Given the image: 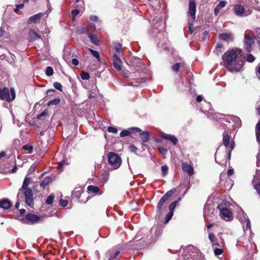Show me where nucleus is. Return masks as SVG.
<instances>
[{
  "label": "nucleus",
  "instance_id": "0eeeda50",
  "mask_svg": "<svg viewBox=\"0 0 260 260\" xmlns=\"http://www.w3.org/2000/svg\"><path fill=\"white\" fill-rule=\"evenodd\" d=\"M217 209L220 211V216L222 219L226 221H229L233 219L232 212L230 209L226 208L224 205H218Z\"/></svg>",
  "mask_w": 260,
  "mask_h": 260
},
{
  "label": "nucleus",
  "instance_id": "b1692460",
  "mask_svg": "<svg viewBox=\"0 0 260 260\" xmlns=\"http://www.w3.org/2000/svg\"><path fill=\"white\" fill-rule=\"evenodd\" d=\"M87 190L90 192L97 193L100 191V188L96 186L89 185L87 187Z\"/></svg>",
  "mask_w": 260,
  "mask_h": 260
},
{
  "label": "nucleus",
  "instance_id": "c756f323",
  "mask_svg": "<svg viewBox=\"0 0 260 260\" xmlns=\"http://www.w3.org/2000/svg\"><path fill=\"white\" fill-rule=\"evenodd\" d=\"M60 102V99L59 98H56L52 100L49 101L48 103V106L51 105H57Z\"/></svg>",
  "mask_w": 260,
  "mask_h": 260
},
{
  "label": "nucleus",
  "instance_id": "e433bc0d",
  "mask_svg": "<svg viewBox=\"0 0 260 260\" xmlns=\"http://www.w3.org/2000/svg\"><path fill=\"white\" fill-rule=\"evenodd\" d=\"M173 215V212H172V211L171 212H169L166 215L165 223H167L171 220V219L172 218Z\"/></svg>",
  "mask_w": 260,
  "mask_h": 260
},
{
  "label": "nucleus",
  "instance_id": "49530a36",
  "mask_svg": "<svg viewBox=\"0 0 260 260\" xmlns=\"http://www.w3.org/2000/svg\"><path fill=\"white\" fill-rule=\"evenodd\" d=\"M214 253L216 255H219L222 253L223 250L222 249L218 248L217 247L214 248Z\"/></svg>",
  "mask_w": 260,
  "mask_h": 260
},
{
  "label": "nucleus",
  "instance_id": "f03ea898",
  "mask_svg": "<svg viewBox=\"0 0 260 260\" xmlns=\"http://www.w3.org/2000/svg\"><path fill=\"white\" fill-rule=\"evenodd\" d=\"M30 182V178L25 177L24 179L22 187L19 189L17 194V197L20 198L21 196V192L24 194L25 203L30 207H33V192L31 188H27L28 184Z\"/></svg>",
  "mask_w": 260,
  "mask_h": 260
},
{
  "label": "nucleus",
  "instance_id": "473e14b6",
  "mask_svg": "<svg viewBox=\"0 0 260 260\" xmlns=\"http://www.w3.org/2000/svg\"><path fill=\"white\" fill-rule=\"evenodd\" d=\"M81 78L82 80H88L90 78L89 74L87 72L82 71L81 73Z\"/></svg>",
  "mask_w": 260,
  "mask_h": 260
},
{
  "label": "nucleus",
  "instance_id": "de8ad7c7",
  "mask_svg": "<svg viewBox=\"0 0 260 260\" xmlns=\"http://www.w3.org/2000/svg\"><path fill=\"white\" fill-rule=\"evenodd\" d=\"M37 167V164H34L32 165L28 170V173L31 174L34 172L36 170Z\"/></svg>",
  "mask_w": 260,
  "mask_h": 260
},
{
  "label": "nucleus",
  "instance_id": "9d476101",
  "mask_svg": "<svg viewBox=\"0 0 260 260\" xmlns=\"http://www.w3.org/2000/svg\"><path fill=\"white\" fill-rule=\"evenodd\" d=\"M113 66L118 71H121L122 61L120 57L116 54H113L112 56Z\"/></svg>",
  "mask_w": 260,
  "mask_h": 260
},
{
  "label": "nucleus",
  "instance_id": "bf43d9fd",
  "mask_svg": "<svg viewBox=\"0 0 260 260\" xmlns=\"http://www.w3.org/2000/svg\"><path fill=\"white\" fill-rule=\"evenodd\" d=\"M194 28H193V24H189V31L191 33V34H192L194 31Z\"/></svg>",
  "mask_w": 260,
  "mask_h": 260
},
{
  "label": "nucleus",
  "instance_id": "dca6fc26",
  "mask_svg": "<svg viewBox=\"0 0 260 260\" xmlns=\"http://www.w3.org/2000/svg\"><path fill=\"white\" fill-rule=\"evenodd\" d=\"M11 206V203L8 199H3L0 201V208L8 209Z\"/></svg>",
  "mask_w": 260,
  "mask_h": 260
},
{
  "label": "nucleus",
  "instance_id": "4be33fe9",
  "mask_svg": "<svg viewBox=\"0 0 260 260\" xmlns=\"http://www.w3.org/2000/svg\"><path fill=\"white\" fill-rule=\"evenodd\" d=\"M163 138L169 140L170 141H171L174 145H176L178 142L177 139L173 135H169V134H166L163 136Z\"/></svg>",
  "mask_w": 260,
  "mask_h": 260
},
{
  "label": "nucleus",
  "instance_id": "5fc2aeb1",
  "mask_svg": "<svg viewBox=\"0 0 260 260\" xmlns=\"http://www.w3.org/2000/svg\"><path fill=\"white\" fill-rule=\"evenodd\" d=\"M24 5L23 4H21L16 5V8L15 9L14 11L15 12L17 13L18 11H19V10L21 9L24 7Z\"/></svg>",
  "mask_w": 260,
  "mask_h": 260
},
{
  "label": "nucleus",
  "instance_id": "37998d69",
  "mask_svg": "<svg viewBox=\"0 0 260 260\" xmlns=\"http://www.w3.org/2000/svg\"><path fill=\"white\" fill-rule=\"evenodd\" d=\"M255 57L251 54H249L247 56L246 60L249 62H252L254 61Z\"/></svg>",
  "mask_w": 260,
  "mask_h": 260
},
{
  "label": "nucleus",
  "instance_id": "4468645a",
  "mask_svg": "<svg viewBox=\"0 0 260 260\" xmlns=\"http://www.w3.org/2000/svg\"><path fill=\"white\" fill-rule=\"evenodd\" d=\"M196 4H189L188 15L190 16L192 21L196 19Z\"/></svg>",
  "mask_w": 260,
  "mask_h": 260
},
{
  "label": "nucleus",
  "instance_id": "bb28decb",
  "mask_svg": "<svg viewBox=\"0 0 260 260\" xmlns=\"http://www.w3.org/2000/svg\"><path fill=\"white\" fill-rule=\"evenodd\" d=\"M255 135L256 140H259L260 136V120L258 121L255 126Z\"/></svg>",
  "mask_w": 260,
  "mask_h": 260
},
{
  "label": "nucleus",
  "instance_id": "2eb2a0df",
  "mask_svg": "<svg viewBox=\"0 0 260 260\" xmlns=\"http://www.w3.org/2000/svg\"><path fill=\"white\" fill-rule=\"evenodd\" d=\"M43 15L44 14L43 13H39L37 14L34 15L29 17L28 20V23L29 24L36 23L40 20Z\"/></svg>",
  "mask_w": 260,
  "mask_h": 260
},
{
  "label": "nucleus",
  "instance_id": "f8f14e48",
  "mask_svg": "<svg viewBox=\"0 0 260 260\" xmlns=\"http://www.w3.org/2000/svg\"><path fill=\"white\" fill-rule=\"evenodd\" d=\"M27 224L38 223L41 221V217L31 213L28 214L26 216Z\"/></svg>",
  "mask_w": 260,
  "mask_h": 260
},
{
  "label": "nucleus",
  "instance_id": "7c9ffc66",
  "mask_svg": "<svg viewBox=\"0 0 260 260\" xmlns=\"http://www.w3.org/2000/svg\"><path fill=\"white\" fill-rule=\"evenodd\" d=\"M237 217L241 221V219L242 218H244V217H247V216L246 214L244 212L243 210L242 209L240 208L239 211L238 215H237Z\"/></svg>",
  "mask_w": 260,
  "mask_h": 260
},
{
  "label": "nucleus",
  "instance_id": "39448f33",
  "mask_svg": "<svg viewBox=\"0 0 260 260\" xmlns=\"http://www.w3.org/2000/svg\"><path fill=\"white\" fill-rule=\"evenodd\" d=\"M108 162L113 169H117L121 165V159L118 154L110 152L108 155Z\"/></svg>",
  "mask_w": 260,
  "mask_h": 260
},
{
  "label": "nucleus",
  "instance_id": "72a5a7b5",
  "mask_svg": "<svg viewBox=\"0 0 260 260\" xmlns=\"http://www.w3.org/2000/svg\"><path fill=\"white\" fill-rule=\"evenodd\" d=\"M131 133H132V132L130 130V129L129 130H126V129L123 130L120 132V136L121 137L128 136H129Z\"/></svg>",
  "mask_w": 260,
  "mask_h": 260
},
{
  "label": "nucleus",
  "instance_id": "4c0bfd02",
  "mask_svg": "<svg viewBox=\"0 0 260 260\" xmlns=\"http://www.w3.org/2000/svg\"><path fill=\"white\" fill-rule=\"evenodd\" d=\"M180 63H176L172 66V70L175 72H178L181 66Z\"/></svg>",
  "mask_w": 260,
  "mask_h": 260
},
{
  "label": "nucleus",
  "instance_id": "13d9d810",
  "mask_svg": "<svg viewBox=\"0 0 260 260\" xmlns=\"http://www.w3.org/2000/svg\"><path fill=\"white\" fill-rule=\"evenodd\" d=\"M129 149L131 151L134 152L137 150V148L134 145H131L129 146Z\"/></svg>",
  "mask_w": 260,
  "mask_h": 260
},
{
  "label": "nucleus",
  "instance_id": "c9c22d12",
  "mask_svg": "<svg viewBox=\"0 0 260 260\" xmlns=\"http://www.w3.org/2000/svg\"><path fill=\"white\" fill-rule=\"evenodd\" d=\"M54 199V196L53 194H51L47 199L46 203L48 205L52 204Z\"/></svg>",
  "mask_w": 260,
  "mask_h": 260
},
{
  "label": "nucleus",
  "instance_id": "f704fd0d",
  "mask_svg": "<svg viewBox=\"0 0 260 260\" xmlns=\"http://www.w3.org/2000/svg\"><path fill=\"white\" fill-rule=\"evenodd\" d=\"M235 147V143L234 141H232L230 143L229 147L228 148L229 150L228 157L230 158L231 157V152Z\"/></svg>",
  "mask_w": 260,
  "mask_h": 260
},
{
  "label": "nucleus",
  "instance_id": "0e129e2a",
  "mask_svg": "<svg viewBox=\"0 0 260 260\" xmlns=\"http://www.w3.org/2000/svg\"><path fill=\"white\" fill-rule=\"evenodd\" d=\"M90 19L93 21H97L98 20V18L96 16H91Z\"/></svg>",
  "mask_w": 260,
  "mask_h": 260
},
{
  "label": "nucleus",
  "instance_id": "774afa93",
  "mask_svg": "<svg viewBox=\"0 0 260 260\" xmlns=\"http://www.w3.org/2000/svg\"><path fill=\"white\" fill-rule=\"evenodd\" d=\"M17 169V168L16 166L14 167V168L11 170V173H15L16 172Z\"/></svg>",
  "mask_w": 260,
  "mask_h": 260
},
{
  "label": "nucleus",
  "instance_id": "8fccbe9b",
  "mask_svg": "<svg viewBox=\"0 0 260 260\" xmlns=\"http://www.w3.org/2000/svg\"><path fill=\"white\" fill-rule=\"evenodd\" d=\"M68 164V163L66 161L62 160L58 162L57 168L58 169H61L64 165H67Z\"/></svg>",
  "mask_w": 260,
  "mask_h": 260
},
{
  "label": "nucleus",
  "instance_id": "a211bd4d",
  "mask_svg": "<svg viewBox=\"0 0 260 260\" xmlns=\"http://www.w3.org/2000/svg\"><path fill=\"white\" fill-rule=\"evenodd\" d=\"M29 36L31 41H35L37 39H41L40 35L34 30L29 31Z\"/></svg>",
  "mask_w": 260,
  "mask_h": 260
},
{
  "label": "nucleus",
  "instance_id": "f3484780",
  "mask_svg": "<svg viewBox=\"0 0 260 260\" xmlns=\"http://www.w3.org/2000/svg\"><path fill=\"white\" fill-rule=\"evenodd\" d=\"M241 222L243 224H244L245 223H246V225H243V229H244V231H245L246 230H250V229H251L250 221L248 217H244V218H242L241 219Z\"/></svg>",
  "mask_w": 260,
  "mask_h": 260
},
{
  "label": "nucleus",
  "instance_id": "cd10ccee",
  "mask_svg": "<svg viewBox=\"0 0 260 260\" xmlns=\"http://www.w3.org/2000/svg\"><path fill=\"white\" fill-rule=\"evenodd\" d=\"M89 38H90L92 43H93L95 45L99 44V41L97 39V36L95 35L89 34Z\"/></svg>",
  "mask_w": 260,
  "mask_h": 260
},
{
  "label": "nucleus",
  "instance_id": "6e6d98bb",
  "mask_svg": "<svg viewBox=\"0 0 260 260\" xmlns=\"http://www.w3.org/2000/svg\"><path fill=\"white\" fill-rule=\"evenodd\" d=\"M48 113V111L45 110L38 115V119H41L42 117L46 116Z\"/></svg>",
  "mask_w": 260,
  "mask_h": 260
},
{
  "label": "nucleus",
  "instance_id": "ddd939ff",
  "mask_svg": "<svg viewBox=\"0 0 260 260\" xmlns=\"http://www.w3.org/2000/svg\"><path fill=\"white\" fill-rule=\"evenodd\" d=\"M181 167L183 171L186 172L189 176H192L194 173L193 167L186 162H182Z\"/></svg>",
  "mask_w": 260,
  "mask_h": 260
},
{
  "label": "nucleus",
  "instance_id": "09e8293b",
  "mask_svg": "<svg viewBox=\"0 0 260 260\" xmlns=\"http://www.w3.org/2000/svg\"><path fill=\"white\" fill-rule=\"evenodd\" d=\"M107 131L109 133H112L114 134H116L118 132L117 128L112 126H109L108 127Z\"/></svg>",
  "mask_w": 260,
  "mask_h": 260
},
{
  "label": "nucleus",
  "instance_id": "052dcab7",
  "mask_svg": "<svg viewBox=\"0 0 260 260\" xmlns=\"http://www.w3.org/2000/svg\"><path fill=\"white\" fill-rule=\"evenodd\" d=\"M203 99V96L202 95H198L196 98V100L198 102H201Z\"/></svg>",
  "mask_w": 260,
  "mask_h": 260
},
{
  "label": "nucleus",
  "instance_id": "f257e3e1",
  "mask_svg": "<svg viewBox=\"0 0 260 260\" xmlns=\"http://www.w3.org/2000/svg\"><path fill=\"white\" fill-rule=\"evenodd\" d=\"M225 68L231 72H239L242 70L244 57L241 49L234 48L227 51L222 56Z\"/></svg>",
  "mask_w": 260,
  "mask_h": 260
},
{
  "label": "nucleus",
  "instance_id": "393cba45",
  "mask_svg": "<svg viewBox=\"0 0 260 260\" xmlns=\"http://www.w3.org/2000/svg\"><path fill=\"white\" fill-rule=\"evenodd\" d=\"M230 137L229 135L225 134L223 135V143L224 146L226 148L229 147L230 146Z\"/></svg>",
  "mask_w": 260,
  "mask_h": 260
},
{
  "label": "nucleus",
  "instance_id": "680f3d73",
  "mask_svg": "<svg viewBox=\"0 0 260 260\" xmlns=\"http://www.w3.org/2000/svg\"><path fill=\"white\" fill-rule=\"evenodd\" d=\"M72 62L73 64H74V66H77L79 63V61H78V59H77L76 58L72 59Z\"/></svg>",
  "mask_w": 260,
  "mask_h": 260
},
{
  "label": "nucleus",
  "instance_id": "79ce46f5",
  "mask_svg": "<svg viewBox=\"0 0 260 260\" xmlns=\"http://www.w3.org/2000/svg\"><path fill=\"white\" fill-rule=\"evenodd\" d=\"M177 203V201H174L170 205L169 207V212L172 211L173 212V211L176 206Z\"/></svg>",
  "mask_w": 260,
  "mask_h": 260
},
{
  "label": "nucleus",
  "instance_id": "a18cd8bd",
  "mask_svg": "<svg viewBox=\"0 0 260 260\" xmlns=\"http://www.w3.org/2000/svg\"><path fill=\"white\" fill-rule=\"evenodd\" d=\"M195 255H196L195 254H194L193 253H191V254H188L185 256L184 259H185V260H191V259H190V258H191V259H192V260H195L194 259Z\"/></svg>",
  "mask_w": 260,
  "mask_h": 260
},
{
  "label": "nucleus",
  "instance_id": "c03bdc74",
  "mask_svg": "<svg viewBox=\"0 0 260 260\" xmlns=\"http://www.w3.org/2000/svg\"><path fill=\"white\" fill-rule=\"evenodd\" d=\"M54 87L59 91H62V85L61 84L57 82H55L53 84Z\"/></svg>",
  "mask_w": 260,
  "mask_h": 260
},
{
  "label": "nucleus",
  "instance_id": "2f4dec72",
  "mask_svg": "<svg viewBox=\"0 0 260 260\" xmlns=\"http://www.w3.org/2000/svg\"><path fill=\"white\" fill-rule=\"evenodd\" d=\"M215 238H216L214 234H213L212 233H209V239L210 240V241L212 242L213 246H215V245H218V244L217 243H215L214 242Z\"/></svg>",
  "mask_w": 260,
  "mask_h": 260
},
{
  "label": "nucleus",
  "instance_id": "423d86ee",
  "mask_svg": "<svg viewBox=\"0 0 260 260\" xmlns=\"http://www.w3.org/2000/svg\"><path fill=\"white\" fill-rule=\"evenodd\" d=\"M247 7L245 6L242 3L238 4L234 6L233 11L236 16L240 17L247 16L251 13V11L249 9L246 10Z\"/></svg>",
  "mask_w": 260,
  "mask_h": 260
},
{
  "label": "nucleus",
  "instance_id": "6ab92c4d",
  "mask_svg": "<svg viewBox=\"0 0 260 260\" xmlns=\"http://www.w3.org/2000/svg\"><path fill=\"white\" fill-rule=\"evenodd\" d=\"M83 192L82 187H76L72 192V195L76 198H79Z\"/></svg>",
  "mask_w": 260,
  "mask_h": 260
},
{
  "label": "nucleus",
  "instance_id": "6e6552de",
  "mask_svg": "<svg viewBox=\"0 0 260 260\" xmlns=\"http://www.w3.org/2000/svg\"><path fill=\"white\" fill-rule=\"evenodd\" d=\"M175 190L174 189H172L168 192H167L160 199L159 201L156 210L159 213L161 214L162 211V206L166 203V202L168 200L169 198L175 192Z\"/></svg>",
  "mask_w": 260,
  "mask_h": 260
},
{
  "label": "nucleus",
  "instance_id": "338daca9",
  "mask_svg": "<svg viewBox=\"0 0 260 260\" xmlns=\"http://www.w3.org/2000/svg\"><path fill=\"white\" fill-rule=\"evenodd\" d=\"M158 149L161 153H164L165 152L167 151L166 149L162 147H158Z\"/></svg>",
  "mask_w": 260,
  "mask_h": 260
},
{
  "label": "nucleus",
  "instance_id": "864d4df0",
  "mask_svg": "<svg viewBox=\"0 0 260 260\" xmlns=\"http://www.w3.org/2000/svg\"><path fill=\"white\" fill-rule=\"evenodd\" d=\"M60 205L62 207H66L68 204V201L66 200H60L59 201Z\"/></svg>",
  "mask_w": 260,
  "mask_h": 260
},
{
  "label": "nucleus",
  "instance_id": "ea45409f",
  "mask_svg": "<svg viewBox=\"0 0 260 260\" xmlns=\"http://www.w3.org/2000/svg\"><path fill=\"white\" fill-rule=\"evenodd\" d=\"M226 4L227 2L225 1H221L219 2L218 5L216 6V7L221 10L226 6Z\"/></svg>",
  "mask_w": 260,
  "mask_h": 260
},
{
  "label": "nucleus",
  "instance_id": "a19ab883",
  "mask_svg": "<svg viewBox=\"0 0 260 260\" xmlns=\"http://www.w3.org/2000/svg\"><path fill=\"white\" fill-rule=\"evenodd\" d=\"M114 47L116 50V51L117 52H121L122 51V45L120 43H114Z\"/></svg>",
  "mask_w": 260,
  "mask_h": 260
},
{
  "label": "nucleus",
  "instance_id": "aec40b11",
  "mask_svg": "<svg viewBox=\"0 0 260 260\" xmlns=\"http://www.w3.org/2000/svg\"><path fill=\"white\" fill-rule=\"evenodd\" d=\"M231 120L233 122L234 124V127H237L241 125V122L240 119L236 116L232 115L230 117Z\"/></svg>",
  "mask_w": 260,
  "mask_h": 260
},
{
  "label": "nucleus",
  "instance_id": "5701e85b",
  "mask_svg": "<svg viewBox=\"0 0 260 260\" xmlns=\"http://www.w3.org/2000/svg\"><path fill=\"white\" fill-rule=\"evenodd\" d=\"M52 181V178L50 177H46L41 183L40 186L44 188Z\"/></svg>",
  "mask_w": 260,
  "mask_h": 260
},
{
  "label": "nucleus",
  "instance_id": "20e7f679",
  "mask_svg": "<svg viewBox=\"0 0 260 260\" xmlns=\"http://www.w3.org/2000/svg\"><path fill=\"white\" fill-rule=\"evenodd\" d=\"M16 96L15 91L13 88H11L9 91L8 88L5 87L0 88V99L5 100L10 102L13 101Z\"/></svg>",
  "mask_w": 260,
  "mask_h": 260
},
{
  "label": "nucleus",
  "instance_id": "69168bd1",
  "mask_svg": "<svg viewBox=\"0 0 260 260\" xmlns=\"http://www.w3.org/2000/svg\"><path fill=\"white\" fill-rule=\"evenodd\" d=\"M234 174V170L233 169H230L228 172V175L229 176H231L233 175Z\"/></svg>",
  "mask_w": 260,
  "mask_h": 260
},
{
  "label": "nucleus",
  "instance_id": "603ef678",
  "mask_svg": "<svg viewBox=\"0 0 260 260\" xmlns=\"http://www.w3.org/2000/svg\"><path fill=\"white\" fill-rule=\"evenodd\" d=\"M161 170L163 174L166 175L168 171V167L167 166H162L161 167Z\"/></svg>",
  "mask_w": 260,
  "mask_h": 260
},
{
  "label": "nucleus",
  "instance_id": "412c9836",
  "mask_svg": "<svg viewBox=\"0 0 260 260\" xmlns=\"http://www.w3.org/2000/svg\"><path fill=\"white\" fill-rule=\"evenodd\" d=\"M141 139L143 142H147L150 139L149 133L147 131L143 132L140 134Z\"/></svg>",
  "mask_w": 260,
  "mask_h": 260
},
{
  "label": "nucleus",
  "instance_id": "7ed1b4c3",
  "mask_svg": "<svg viewBox=\"0 0 260 260\" xmlns=\"http://www.w3.org/2000/svg\"><path fill=\"white\" fill-rule=\"evenodd\" d=\"M244 48L247 52H250L254 44V34L251 30H247L244 33Z\"/></svg>",
  "mask_w": 260,
  "mask_h": 260
},
{
  "label": "nucleus",
  "instance_id": "c85d7f7f",
  "mask_svg": "<svg viewBox=\"0 0 260 260\" xmlns=\"http://www.w3.org/2000/svg\"><path fill=\"white\" fill-rule=\"evenodd\" d=\"M88 50L90 51L91 54L94 56L99 61L100 60V55L98 51L94 50L92 49H89Z\"/></svg>",
  "mask_w": 260,
  "mask_h": 260
},
{
  "label": "nucleus",
  "instance_id": "1a4fd4ad",
  "mask_svg": "<svg viewBox=\"0 0 260 260\" xmlns=\"http://www.w3.org/2000/svg\"><path fill=\"white\" fill-rule=\"evenodd\" d=\"M254 189L260 196V170H256V173L252 180Z\"/></svg>",
  "mask_w": 260,
  "mask_h": 260
},
{
  "label": "nucleus",
  "instance_id": "3c124183",
  "mask_svg": "<svg viewBox=\"0 0 260 260\" xmlns=\"http://www.w3.org/2000/svg\"><path fill=\"white\" fill-rule=\"evenodd\" d=\"M79 13V11L77 9L73 10L72 11V14L73 15V17L72 18L73 21L75 20V16H77Z\"/></svg>",
  "mask_w": 260,
  "mask_h": 260
},
{
  "label": "nucleus",
  "instance_id": "e2e57ef3",
  "mask_svg": "<svg viewBox=\"0 0 260 260\" xmlns=\"http://www.w3.org/2000/svg\"><path fill=\"white\" fill-rule=\"evenodd\" d=\"M220 9H219L218 8H217V7H215L214 8V15L217 16L218 15L219 11H220Z\"/></svg>",
  "mask_w": 260,
  "mask_h": 260
},
{
  "label": "nucleus",
  "instance_id": "58836bf2",
  "mask_svg": "<svg viewBox=\"0 0 260 260\" xmlns=\"http://www.w3.org/2000/svg\"><path fill=\"white\" fill-rule=\"evenodd\" d=\"M53 74V70L51 67H48L46 70V74L48 76H51Z\"/></svg>",
  "mask_w": 260,
  "mask_h": 260
},
{
  "label": "nucleus",
  "instance_id": "a878e982",
  "mask_svg": "<svg viewBox=\"0 0 260 260\" xmlns=\"http://www.w3.org/2000/svg\"><path fill=\"white\" fill-rule=\"evenodd\" d=\"M22 148L26 152V153L29 154L32 153L34 150L33 146L28 144L23 145L22 146Z\"/></svg>",
  "mask_w": 260,
  "mask_h": 260
},
{
  "label": "nucleus",
  "instance_id": "9b49d317",
  "mask_svg": "<svg viewBox=\"0 0 260 260\" xmlns=\"http://www.w3.org/2000/svg\"><path fill=\"white\" fill-rule=\"evenodd\" d=\"M234 38V35L232 32L222 33L219 35L220 40L228 43L233 41Z\"/></svg>",
  "mask_w": 260,
  "mask_h": 260
},
{
  "label": "nucleus",
  "instance_id": "4d7b16f0",
  "mask_svg": "<svg viewBox=\"0 0 260 260\" xmlns=\"http://www.w3.org/2000/svg\"><path fill=\"white\" fill-rule=\"evenodd\" d=\"M130 130L131 131L132 133V132H137V133H139V132H141L142 131L140 128H138V127H133L132 128L130 129Z\"/></svg>",
  "mask_w": 260,
  "mask_h": 260
}]
</instances>
